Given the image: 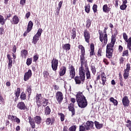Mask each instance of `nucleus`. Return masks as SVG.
Masks as SVG:
<instances>
[{
	"mask_svg": "<svg viewBox=\"0 0 131 131\" xmlns=\"http://www.w3.org/2000/svg\"><path fill=\"white\" fill-rule=\"evenodd\" d=\"M69 131H76V125H73L69 128Z\"/></svg>",
	"mask_w": 131,
	"mask_h": 131,
	"instance_id": "nucleus-54",
	"label": "nucleus"
},
{
	"mask_svg": "<svg viewBox=\"0 0 131 131\" xmlns=\"http://www.w3.org/2000/svg\"><path fill=\"white\" fill-rule=\"evenodd\" d=\"M94 124L97 129H101V128H103V124H100V122L97 121H95Z\"/></svg>",
	"mask_w": 131,
	"mask_h": 131,
	"instance_id": "nucleus-34",
	"label": "nucleus"
},
{
	"mask_svg": "<svg viewBox=\"0 0 131 131\" xmlns=\"http://www.w3.org/2000/svg\"><path fill=\"white\" fill-rule=\"evenodd\" d=\"M62 5H63V1H60L58 3V7H57L58 9H61V8H62Z\"/></svg>",
	"mask_w": 131,
	"mask_h": 131,
	"instance_id": "nucleus-63",
	"label": "nucleus"
},
{
	"mask_svg": "<svg viewBox=\"0 0 131 131\" xmlns=\"http://www.w3.org/2000/svg\"><path fill=\"white\" fill-rule=\"evenodd\" d=\"M20 99L21 101H25L27 99L26 93L24 91L21 92L20 95Z\"/></svg>",
	"mask_w": 131,
	"mask_h": 131,
	"instance_id": "nucleus-37",
	"label": "nucleus"
},
{
	"mask_svg": "<svg viewBox=\"0 0 131 131\" xmlns=\"http://www.w3.org/2000/svg\"><path fill=\"white\" fill-rule=\"evenodd\" d=\"M6 23V20L4 18V16L2 15H0V24L1 25H5Z\"/></svg>",
	"mask_w": 131,
	"mask_h": 131,
	"instance_id": "nucleus-45",
	"label": "nucleus"
},
{
	"mask_svg": "<svg viewBox=\"0 0 131 131\" xmlns=\"http://www.w3.org/2000/svg\"><path fill=\"white\" fill-rule=\"evenodd\" d=\"M126 8H127V5H126V4H122L120 7V10H122V11H124Z\"/></svg>",
	"mask_w": 131,
	"mask_h": 131,
	"instance_id": "nucleus-53",
	"label": "nucleus"
},
{
	"mask_svg": "<svg viewBox=\"0 0 131 131\" xmlns=\"http://www.w3.org/2000/svg\"><path fill=\"white\" fill-rule=\"evenodd\" d=\"M55 118H47L45 121V122L46 123L47 125H50L51 124V125H53L54 123H55Z\"/></svg>",
	"mask_w": 131,
	"mask_h": 131,
	"instance_id": "nucleus-24",
	"label": "nucleus"
},
{
	"mask_svg": "<svg viewBox=\"0 0 131 131\" xmlns=\"http://www.w3.org/2000/svg\"><path fill=\"white\" fill-rule=\"evenodd\" d=\"M78 49H79L81 51L80 55V64L88 62V60H86L85 57V49L84 48V47L82 45H79L78 46Z\"/></svg>",
	"mask_w": 131,
	"mask_h": 131,
	"instance_id": "nucleus-5",
	"label": "nucleus"
},
{
	"mask_svg": "<svg viewBox=\"0 0 131 131\" xmlns=\"http://www.w3.org/2000/svg\"><path fill=\"white\" fill-rule=\"evenodd\" d=\"M32 63V58H28L27 59L26 64L27 66H30L31 64Z\"/></svg>",
	"mask_w": 131,
	"mask_h": 131,
	"instance_id": "nucleus-49",
	"label": "nucleus"
},
{
	"mask_svg": "<svg viewBox=\"0 0 131 131\" xmlns=\"http://www.w3.org/2000/svg\"><path fill=\"white\" fill-rule=\"evenodd\" d=\"M110 101V102L113 103L114 106H117V105H118V101H117V100L115 99L113 97H111Z\"/></svg>",
	"mask_w": 131,
	"mask_h": 131,
	"instance_id": "nucleus-40",
	"label": "nucleus"
},
{
	"mask_svg": "<svg viewBox=\"0 0 131 131\" xmlns=\"http://www.w3.org/2000/svg\"><path fill=\"white\" fill-rule=\"evenodd\" d=\"M16 107L19 110H24V111H28V107L26 106L24 102L20 101L18 102Z\"/></svg>",
	"mask_w": 131,
	"mask_h": 131,
	"instance_id": "nucleus-13",
	"label": "nucleus"
},
{
	"mask_svg": "<svg viewBox=\"0 0 131 131\" xmlns=\"http://www.w3.org/2000/svg\"><path fill=\"white\" fill-rule=\"evenodd\" d=\"M12 51L13 53H16L17 52V46L16 45L13 46Z\"/></svg>",
	"mask_w": 131,
	"mask_h": 131,
	"instance_id": "nucleus-59",
	"label": "nucleus"
},
{
	"mask_svg": "<svg viewBox=\"0 0 131 131\" xmlns=\"http://www.w3.org/2000/svg\"><path fill=\"white\" fill-rule=\"evenodd\" d=\"M51 67L53 71H57L58 70V66L59 65V60L56 59H53L51 62Z\"/></svg>",
	"mask_w": 131,
	"mask_h": 131,
	"instance_id": "nucleus-11",
	"label": "nucleus"
},
{
	"mask_svg": "<svg viewBox=\"0 0 131 131\" xmlns=\"http://www.w3.org/2000/svg\"><path fill=\"white\" fill-rule=\"evenodd\" d=\"M116 41V38H115V37L112 36L111 43L114 45H115Z\"/></svg>",
	"mask_w": 131,
	"mask_h": 131,
	"instance_id": "nucleus-57",
	"label": "nucleus"
},
{
	"mask_svg": "<svg viewBox=\"0 0 131 131\" xmlns=\"http://www.w3.org/2000/svg\"><path fill=\"white\" fill-rule=\"evenodd\" d=\"M27 92L28 94V97L30 98V96H31V93H32V89H31V85H27Z\"/></svg>",
	"mask_w": 131,
	"mask_h": 131,
	"instance_id": "nucleus-35",
	"label": "nucleus"
},
{
	"mask_svg": "<svg viewBox=\"0 0 131 131\" xmlns=\"http://www.w3.org/2000/svg\"><path fill=\"white\" fill-rule=\"evenodd\" d=\"M66 71H67V68L65 66L61 67L59 71H58V74L59 76L62 77L64 76L66 74Z\"/></svg>",
	"mask_w": 131,
	"mask_h": 131,
	"instance_id": "nucleus-20",
	"label": "nucleus"
},
{
	"mask_svg": "<svg viewBox=\"0 0 131 131\" xmlns=\"http://www.w3.org/2000/svg\"><path fill=\"white\" fill-rule=\"evenodd\" d=\"M79 75L74 78L75 82L76 84H83L85 80V70L83 68H79Z\"/></svg>",
	"mask_w": 131,
	"mask_h": 131,
	"instance_id": "nucleus-1",
	"label": "nucleus"
},
{
	"mask_svg": "<svg viewBox=\"0 0 131 131\" xmlns=\"http://www.w3.org/2000/svg\"><path fill=\"white\" fill-rule=\"evenodd\" d=\"M45 100V98L42 97L41 94H36V103H37V106L38 108L41 107V103H42V101Z\"/></svg>",
	"mask_w": 131,
	"mask_h": 131,
	"instance_id": "nucleus-9",
	"label": "nucleus"
},
{
	"mask_svg": "<svg viewBox=\"0 0 131 131\" xmlns=\"http://www.w3.org/2000/svg\"><path fill=\"white\" fill-rule=\"evenodd\" d=\"M122 102L124 107H128V106H129V99H128V97L126 96H124L122 98Z\"/></svg>",
	"mask_w": 131,
	"mask_h": 131,
	"instance_id": "nucleus-19",
	"label": "nucleus"
},
{
	"mask_svg": "<svg viewBox=\"0 0 131 131\" xmlns=\"http://www.w3.org/2000/svg\"><path fill=\"white\" fill-rule=\"evenodd\" d=\"M103 62L104 63V64H105V65H109V64H110V62H109V61L108 60V59L107 58H103Z\"/></svg>",
	"mask_w": 131,
	"mask_h": 131,
	"instance_id": "nucleus-56",
	"label": "nucleus"
},
{
	"mask_svg": "<svg viewBox=\"0 0 131 131\" xmlns=\"http://www.w3.org/2000/svg\"><path fill=\"white\" fill-rule=\"evenodd\" d=\"M92 25V20L90 19H88L86 21V29H90Z\"/></svg>",
	"mask_w": 131,
	"mask_h": 131,
	"instance_id": "nucleus-38",
	"label": "nucleus"
},
{
	"mask_svg": "<svg viewBox=\"0 0 131 131\" xmlns=\"http://www.w3.org/2000/svg\"><path fill=\"white\" fill-rule=\"evenodd\" d=\"M7 118L9 120H11L12 122H17V123H20V119L17 117V116L9 115Z\"/></svg>",
	"mask_w": 131,
	"mask_h": 131,
	"instance_id": "nucleus-18",
	"label": "nucleus"
},
{
	"mask_svg": "<svg viewBox=\"0 0 131 131\" xmlns=\"http://www.w3.org/2000/svg\"><path fill=\"white\" fill-rule=\"evenodd\" d=\"M20 94H21V89H20V88H17L14 93V95L16 97L14 99V102H17V101L19 100V97H20Z\"/></svg>",
	"mask_w": 131,
	"mask_h": 131,
	"instance_id": "nucleus-23",
	"label": "nucleus"
},
{
	"mask_svg": "<svg viewBox=\"0 0 131 131\" xmlns=\"http://www.w3.org/2000/svg\"><path fill=\"white\" fill-rule=\"evenodd\" d=\"M92 9L94 13H97V12H98V5L94 4L93 6Z\"/></svg>",
	"mask_w": 131,
	"mask_h": 131,
	"instance_id": "nucleus-50",
	"label": "nucleus"
},
{
	"mask_svg": "<svg viewBox=\"0 0 131 131\" xmlns=\"http://www.w3.org/2000/svg\"><path fill=\"white\" fill-rule=\"evenodd\" d=\"M26 4V0H20V5H21L22 6H24Z\"/></svg>",
	"mask_w": 131,
	"mask_h": 131,
	"instance_id": "nucleus-61",
	"label": "nucleus"
},
{
	"mask_svg": "<svg viewBox=\"0 0 131 131\" xmlns=\"http://www.w3.org/2000/svg\"><path fill=\"white\" fill-rule=\"evenodd\" d=\"M123 37L126 42L128 41V36L126 34V33H123Z\"/></svg>",
	"mask_w": 131,
	"mask_h": 131,
	"instance_id": "nucleus-51",
	"label": "nucleus"
},
{
	"mask_svg": "<svg viewBox=\"0 0 131 131\" xmlns=\"http://www.w3.org/2000/svg\"><path fill=\"white\" fill-rule=\"evenodd\" d=\"M126 69L124 70L123 77L125 79H127L129 76V71L130 70V64L127 63Z\"/></svg>",
	"mask_w": 131,
	"mask_h": 131,
	"instance_id": "nucleus-12",
	"label": "nucleus"
},
{
	"mask_svg": "<svg viewBox=\"0 0 131 131\" xmlns=\"http://www.w3.org/2000/svg\"><path fill=\"white\" fill-rule=\"evenodd\" d=\"M124 58H123V57H121L120 59V64H123V62H124Z\"/></svg>",
	"mask_w": 131,
	"mask_h": 131,
	"instance_id": "nucleus-62",
	"label": "nucleus"
},
{
	"mask_svg": "<svg viewBox=\"0 0 131 131\" xmlns=\"http://www.w3.org/2000/svg\"><path fill=\"white\" fill-rule=\"evenodd\" d=\"M55 97L56 101L58 103H62L63 102V99H64V96L63 93L61 92L58 91L56 93Z\"/></svg>",
	"mask_w": 131,
	"mask_h": 131,
	"instance_id": "nucleus-14",
	"label": "nucleus"
},
{
	"mask_svg": "<svg viewBox=\"0 0 131 131\" xmlns=\"http://www.w3.org/2000/svg\"><path fill=\"white\" fill-rule=\"evenodd\" d=\"M91 71L94 75L97 73V69H96V65L95 63H92L90 66Z\"/></svg>",
	"mask_w": 131,
	"mask_h": 131,
	"instance_id": "nucleus-28",
	"label": "nucleus"
},
{
	"mask_svg": "<svg viewBox=\"0 0 131 131\" xmlns=\"http://www.w3.org/2000/svg\"><path fill=\"white\" fill-rule=\"evenodd\" d=\"M76 98L77 104L86 100L82 92L78 93L76 95Z\"/></svg>",
	"mask_w": 131,
	"mask_h": 131,
	"instance_id": "nucleus-10",
	"label": "nucleus"
},
{
	"mask_svg": "<svg viewBox=\"0 0 131 131\" xmlns=\"http://www.w3.org/2000/svg\"><path fill=\"white\" fill-rule=\"evenodd\" d=\"M31 76H32V71L31 70H28V72L25 73L24 76V81H27V80H29L30 78H31Z\"/></svg>",
	"mask_w": 131,
	"mask_h": 131,
	"instance_id": "nucleus-17",
	"label": "nucleus"
},
{
	"mask_svg": "<svg viewBox=\"0 0 131 131\" xmlns=\"http://www.w3.org/2000/svg\"><path fill=\"white\" fill-rule=\"evenodd\" d=\"M29 122L32 128H35V123L36 124H40L41 123V117L39 116H36L33 119L31 116L28 117Z\"/></svg>",
	"mask_w": 131,
	"mask_h": 131,
	"instance_id": "nucleus-2",
	"label": "nucleus"
},
{
	"mask_svg": "<svg viewBox=\"0 0 131 131\" xmlns=\"http://www.w3.org/2000/svg\"><path fill=\"white\" fill-rule=\"evenodd\" d=\"M93 127H94V122L87 121L84 125H81L79 126V131L90 130Z\"/></svg>",
	"mask_w": 131,
	"mask_h": 131,
	"instance_id": "nucleus-4",
	"label": "nucleus"
},
{
	"mask_svg": "<svg viewBox=\"0 0 131 131\" xmlns=\"http://www.w3.org/2000/svg\"><path fill=\"white\" fill-rule=\"evenodd\" d=\"M126 127H131V121L130 120H127V121L126 122Z\"/></svg>",
	"mask_w": 131,
	"mask_h": 131,
	"instance_id": "nucleus-55",
	"label": "nucleus"
},
{
	"mask_svg": "<svg viewBox=\"0 0 131 131\" xmlns=\"http://www.w3.org/2000/svg\"><path fill=\"white\" fill-rule=\"evenodd\" d=\"M90 57L92 58L93 56H95V55H96V53H95V44H94V43L90 45Z\"/></svg>",
	"mask_w": 131,
	"mask_h": 131,
	"instance_id": "nucleus-25",
	"label": "nucleus"
},
{
	"mask_svg": "<svg viewBox=\"0 0 131 131\" xmlns=\"http://www.w3.org/2000/svg\"><path fill=\"white\" fill-rule=\"evenodd\" d=\"M71 36L72 39H75V37H76V29L75 28H73L71 32Z\"/></svg>",
	"mask_w": 131,
	"mask_h": 131,
	"instance_id": "nucleus-31",
	"label": "nucleus"
},
{
	"mask_svg": "<svg viewBox=\"0 0 131 131\" xmlns=\"http://www.w3.org/2000/svg\"><path fill=\"white\" fill-rule=\"evenodd\" d=\"M102 48H99L98 52H97V56L99 57H102Z\"/></svg>",
	"mask_w": 131,
	"mask_h": 131,
	"instance_id": "nucleus-52",
	"label": "nucleus"
},
{
	"mask_svg": "<svg viewBox=\"0 0 131 131\" xmlns=\"http://www.w3.org/2000/svg\"><path fill=\"white\" fill-rule=\"evenodd\" d=\"M42 74H43V76L44 78H45V79L47 78H48L49 75H50L49 72H48L47 71H43L42 73Z\"/></svg>",
	"mask_w": 131,
	"mask_h": 131,
	"instance_id": "nucleus-46",
	"label": "nucleus"
},
{
	"mask_svg": "<svg viewBox=\"0 0 131 131\" xmlns=\"http://www.w3.org/2000/svg\"><path fill=\"white\" fill-rule=\"evenodd\" d=\"M42 31H43L42 30V29L39 28L35 35H37V36H39V37H40V36H41V33H42Z\"/></svg>",
	"mask_w": 131,
	"mask_h": 131,
	"instance_id": "nucleus-44",
	"label": "nucleus"
},
{
	"mask_svg": "<svg viewBox=\"0 0 131 131\" xmlns=\"http://www.w3.org/2000/svg\"><path fill=\"white\" fill-rule=\"evenodd\" d=\"M108 29V28H105L104 30V36H103V34L102 33V31L101 30H98V33L99 34V40L101 41V42H103V45L104 46H106L107 45V42H108V35H107V30Z\"/></svg>",
	"mask_w": 131,
	"mask_h": 131,
	"instance_id": "nucleus-3",
	"label": "nucleus"
},
{
	"mask_svg": "<svg viewBox=\"0 0 131 131\" xmlns=\"http://www.w3.org/2000/svg\"><path fill=\"white\" fill-rule=\"evenodd\" d=\"M32 69L33 71H35L36 70V65L34 64L32 65Z\"/></svg>",
	"mask_w": 131,
	"mask_h": 131,
	"instance_id": "nucleus-64",
	"label": "nucleus"
},
{
	"mask_svg": "<svg viewBox=\"0 0 131 131\" xmlns=\"http://www.w3.org/2000/svg\"><path fill=\"white\" fill-rule=\"evenodd\" d=\"M102 10L104 13H109L111 11V8H109L107 4H105L103 6Z\"/></svg>",
	"mask_w": 131,
	"mask_h": 131,
	"instance_id": "nucleus-32",
	"label": "nucleus"
},
{
	"mask_svg": "<svg viewBox=\"0 0 131 131\" xmlns=\"http://www.w3.org/2000/svg\"><path fill=\"white\" fill-rule=\"evenodd\" d=\"M12 24L17 25L19 23V17L18 16L14 15L12 18V21H11Z\"/></svg>",
	"mask_w": 131,
	"mask_h": 131,
	"instance_id": "nucleus-30",
	"label": "nucleus"
},
{
	"mask_svg": "<svg viewBox=\"0 0 131 131\" xmlns=\"http://www.w3.org/2000/svg\"><path fill=\"white\" fill-rule=\"evenodd\" d=\"M58 115L60 116V121H61V122H63V121L65 120V115H64L62 113H58Z\"/></svg>",
	"mask_w": 131,
	"mask_h": 131,
	"instance_id": "nucleus-41",
	"label": "nucleus"
},
{
	"mask_svg": "<svg viewBox=\"0 0 131 131\" xmlns=\"http://www.w3.org/2000/svg\"><path fill=\"white\" fill-rule=\"evenodd\" d=\"M48 101H49V100H48L46 98H44L42 102H41V105H42V106H43V107H46V106H47L48 105V103H49V102H48Z\"/></svg>",
	"mask_w": 131,
	"mask_h": 131,
	"instance_id": "nucleus-48",
	"label": "nucleus"
},
{
	"mask_svg": "<svg viewBox=\"0 0 131 131\" xmlns=\"http://www.w3.org/2000/svg\"><path fill=\"white\" fill-rule=\"evenodd\" d=\"M118 50L119 53H122V51H123V47H122L121 45H119Z\"/></svg>",
	"mask_w": 131,
	"mask_h": 131,
	"instance_id": "nucleus-58",
	"label": "nucleus"
},
{
	"mask_svg": "<svg viewBox=\"0 0 131 131\" xmlns=\"http://www.w3.org/2000/svg\"><path fill=\"white\" fill-rule=\"evenodd\" d=\"M7 57L8 59V69H11L13 66V58L11 57L10 54H7Z\"/></svg>",
	"mask_w": 131,
	"mask_h": 131,
	"instance_id": "nucleus-26",
	"label": "nucleus"
},
{
	"mask_svg": "<svg viewBox=\"0 0 131 131\" xmlns=\"http://www.w3.org/2000/svg\"><path fill=\"white\" fill-rule=\"evenodd\" d=\"M45 114L46 116L50 115L51 114V108H50V106H47L45 111Z\"/></svg>",
	"mask_w": 131,
	"mask_h": 131,
	"instance_id": "nucleus-39",
	"label": "nucleus"
},
{
	"mask_svg": "<svg viewBox=\"0 0 131 131\" xmlns=\"http://www.w3.org/2000/svg\"><path fill=\"white\" fill-rule=\"evenodd\" d=\"M27 55H28V51H27V50L23 49L21 51V57H22V58L26 59Z\"/></svg>",
	"mask_w": 131,
	"mask_h": 131,
	"instance_id": "nucleus-33",
	"label": "nucleus"
},
{
	"mask_svg": "<svg viewBox=\"0 0 131 131\" xmlns=\"http://www.w3.org/2000/svg\"><path fill=\"white\" fill-rule=\"evenodd\" d=\"M38 60V56L37 55H34L33 56V62H36Z\"/></svg>",
	"mask_w": 131,
	"mask_h": 131,
	"instance_id": "nucleus-60",
	"label": "nucleus"
},
{
	"mask_svg": "<svg viewBox=\"0 0 131 131\" xmlns=\"http://www.w3.org/2000/svg\"><path fill=\"white\" fill-rule=\"evenodd\" d=\"M70 76L72 79L75 77V68H74V67L72 65L70 67Z\"/></svg>",
	"mask_w": 131,
	"mask_h": 131,
	"instance_id": "nucleus-21",
	"label": "nucleus"
},
{
	"mask_svg": "<svg viewBox=\"0 0 131 131\" xmlns=\"http://www.w3.org/2000/svg\"><path fill=\"white\" fill-rule=\"evenodd\" d=\"M101 79L102 82H100V84H102V85H106V81H107V77L106 76V74L102 72L100 74H98L96 77L97 80H100Z\"/></svg>",
	"mask_w": 131,
	"mask_h": 131,
	"instance_id": "nucleus-8",
	"label": "nucleus"
},
{
	"mask_svg": "<svg viewBox=\"0 0 131 131\" xmlns=\"http://www.w3.org/2000/svg\"><path fill=\"white\" fill-rule=\"evenodd\" d=\"M127 43V48L128 49L129 51H131V37L128 38V41L126 42Z\"/></svg>",
	"mask_w": 131,
	"mask_h": 131,
	"instance_id": "nucleus-43",
	"label": "nucleus"
},
{
	"mask_svg": "<svg viewBox=\"0 0 131 131\" xmlns=\"http://www.w3.org/2000/svg\"><path fill=\"white\" fill-rule=\"evenodd\" d=\"M83 36L84 37L85 41L87 42V43H90V39H91V33L89 32L88 29L84 30Z\"/></svg>",
	"mask_w": 131,
	"mask_h": 131,
	"instance_id": "nucleus-15",
	"label": "nucleus"
},
{
	"mask_svg": "<svg viewBox=\"0 0 131 131\" xmlns=\"http://www.w3.org/2000/svg\"><path fill=\"white\" fill-rule=\"evenodd\" d=\"M91 11V5L90 4H88L87 5L85 6V12L89 14Z\"/></svg>",
	"mask_w": 131,
	"mask_h": 131,
	"instance_id": "nucleus-42",
	"label": "nucleus"
},
{
	"mask_svg": "<svg viewBox=\"0 0 131 131\" xmlns=\"http://www.w3.org/2000/svg\"><path fill=\"white\" fill-rule=\"evenodd\" d=\"M114 45L113 43H110L107 45L106 50V57L108 59H111L112 56H113V48H114Z\"/></svg>",
	"mask_w": 131,
	"mask_h": 131,
	"instance_id": "nucleus-6",
	"label": "nucleus"
},
{
	"mask_svg": "<svg viewBox=\"0 0 131 131\" xmlns=\"http://www.w3.org/2000/svg\"><path fill=\"white\" fill-rule=\"evenodd\" d=\"M79 68H83L85 70L86 79H92V76L91 75V71L88 65V61L80 63V67Z\"/></svg>",
	"mask_w": 131,
	"mask_h": 131,
	"instance_id": "nucleus-7",
	"label": "nucleus"
},
{
	"mask_svg": "<svg viewBox=\"0 0 131 131\" xmlns=\"http://www.w3.org/2000/svg\"><path fill=\"white\" fill-rule=\"evenodd\" d=\"M39 37L38 36H37L36 35H34V36L33 37V40H32V43L33 45H36L37 43V41L39 40Z\"/></svg>",
	"mask_w": 131,
	"mask_h": 131,
	"instance_id": "nucleus-36",
	"label": "nucleus"
},
{
	"mask_svg": "<svg viewBox=\"0 0 131 131\" xmlns=\"http://www.w3.org/2000/svg\"><path fill=\"white\" fill-rule=\"evenodd\" d=\"M122 57H128L129 54H128V50H124L122 52Z\"/></svg>",
	"mask_w": 131,
	"mask_h": 131,
	"instance_id": "nucleus-47",
	"label": "nucleus"
},
{
	"mask_svg": "<svg viewBox=\"0 0 131 131\" xmlns=\"http://www.w3.org/2000/svg\"><path fill=\"white\" fill-rule=\"evenodd\" d=\"M71 47V45H70V43L63 44L62 46V48L63 51H66V52H67L68 51H70Z\"/></svg>",
	"mask_w": 131,
	"mask_h": 131,
	"instance_id": "nucleus-29",
	"label": "nucleus"
},
{
	"mask_svg": "<svg viewBox=\"0 0 131 131\" xmlns=\"http://www.w3.org/2000/svg\"><path fill=\"white\" fill-rule=\"evenodd\" d=\"M69 111L72 113L71 117H73L75 115V108H74V104L70 103L68 106Z\"/></svg>",
	"mask_w": 131,
	"mask_h": 131,
	"instance_id": "nucleus-22",
	"label": "nucleus"
},
{
	"mask_svg": "<svg viewBox=\"0 0 131 131\" xmlns=\"http://www.w3.org/2000/svg\"><path fill=\"white\" fill-rule=\"evenodd\" d=\"M78 107H79V108H85V107L88 106V101L86 99L85 100L81 101V102L78 103Z\"/></svg>",
	"mask_w": 131,
	"mask_h": 131,
	"instance_id": "nucleus-27",
	"label": "nucleus"
},
{
	"mask_svg": "<svg viewBox=\"0 0 131 131\" xmlns=\"http://www.w3.org/2000/svg\"><path fill=\"white\" fill-rule=\"evenodd\" d=\"M32 27H33V22L30 20L29 21V23L28 24L26 31L23 34L24 36H27V34L30 33L31 30H32Z\"/></svg>",
	"mask_w": 131,
	"mask_h": 131,
	"instance_id": "nucleus-16",
	"label": "nucleus"
}]
</instances>
